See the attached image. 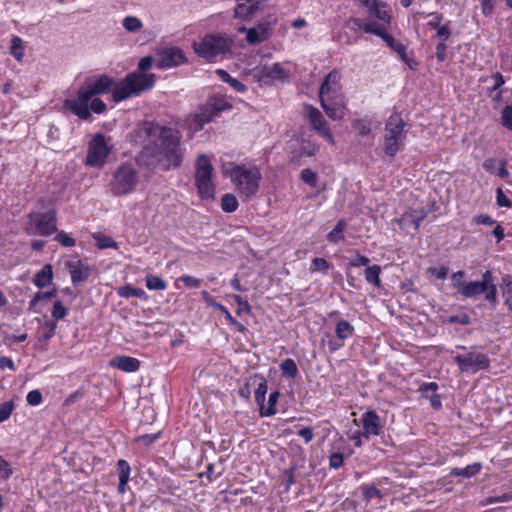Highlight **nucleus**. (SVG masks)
Returning a JSON list of instances; mask_svg holds the SVG:
<instances>
[{
    "mask_svg": "<svg viewBox=\"0 0 512 512\" xmlns=\"http://www.w3.org/2000/svg\"><path fill=\"white\" fill-rule=\"evenodd\" d=\"M230 179L241 196L250 199L256 195L260 188L262 175L257 166L233 165L232 171H230Z\"/></svg>",
    "mask_w": 512,
    "mask_h": 512,
    "instance_id": "obj_5",
    "label": "nucleus"
},
{
    "mask_svg": "<svg viewBox=\"0 0 512 512\" xmlns=\"http://www.w3.org/2000/svg\"><path fill=\"white\" fill-rule=\"evenodd\" d=\"M138 183V172L131 164H122L114 172L110 182L111 192L123 196L133 192Z\"/></svg>",
    "mask_w": 512,
    "mask_h": 512,
    "instance_id": "obj_8",
    "label": "nucleus"
},
{
    "mask_svg": "<svg viewBox=\"0 0 512 512\" xmlns=\"http://www.w3.org/2000/svg\"><path fill=\"white\" fill-rule=\"evenodd\" d=\"M66 268L71 274L72 283L77 286L81 282H84L90 276V268L87 264L82 261H68L66 262Z\"/></svg>",
    "mask_w": 512,
    "mask_h": 512,
    "instance_id": "obj_17",
    "label": "nucleus"
},
{
    "mask_svg": "<svg viewBox=\"0 0 512 512\" xmlns=\"http://www.w3.org/2000/svg\"><path fill=\"white\" fill-rule=\"evenodd\" d=\"M339 90V74L331 71L320 86L319 99L326 115L333 120H340L344 116L345 103Z\"/></svg>",
    "mask_w": 512,
    "mask_h": 512,
    "instance_id": "obj_4",
    "label": "nucleus"
},
{
    "mask_svg": "<svg viewBox=\"0 0 512 512\" xmlns=\"http://www.w3.org/2000/svg\"><path fill=\"white\" fill-rule=\"evenodd\" d=\"M159 438V433L155 434H145L136 439V441L144 446L145 448L149 447L152 443H154Z\"/></svg>",
    "mask_w": 512,
    "mask_h": 512,
    "instance_id": "obj_59",
    "label": "nucleus"
},
{
    "mask_svg": "<svg viewBox=\"0 0 512 512\" xmlns=\"http://www.w3.org/2000/svg\"><path fill=\"white\" fill-rule=\"evenodd\" d=\"M233 298L238 305V309L236 310L237 315H241L243 312L250 313L251 307L247 300H244L239 295H234Z\"/></svg>",
    "mask_w": 512,
    "mask_h": 512,
    "instance_id": "obj_56",
    "label": "nucleus"
},
{
    "mask_svg": "<svg viewBox=\"0 0 512 512\" xmlns=\"http://www.w3.org/2000/svg\"><path fill=\"white\" fill-rule=\"evenodd\" d=\"M329 268H330V264L326 259L319 258V257L312 259L311 267H310V270L312 272L322 271V272L326 273Z\"/></svg>",
    "mask_w": 512,
    "mask_h": 512,
    "instance_id": "obj_46",
    "label": "nucleus"
},
{
    "mask_svg": "<svg viewBox=\"0 0 512 512\" xmlns=\"http://www.w3.org/2000/svg\"><path fill=\"white\" fill-rule=\"evenodd\" d=\"M427 213L424 210H413L409 213H406L400 222H403L404 225L412 224L414 229L417 230L420 226V223L426 218Z\"/></svg>",
    "mask_w": 512,
    "mask_h": 512,
    "instance_id": "obj_23",
    "label": "nucleus"
},
{
    "mask_svg": "<svg viewBox=\"0 0 512 512\" xmlns=\"http://www.w3.org/2000/svg\"><path fill=\"white\" fill-rule=\"evenodd\" d=\"M114 84V80L105 74L88 77L78 89L77 100L66 99L64 107L69 109L79 119L89 120L91 118L88 107L89 101L95 96L105 94L112 88L114 89Z\"/></svg>",
    "mask_w": 512,
    "mask_h": 512,
    "instance_id": "obj_2",
    "label": "nucleus"
},
{
    "mask_svg": "<svg viewBox=\"0 0 512 512\" xmlns=\"http://www.w3.org/2000/svg\"><path fill=\"white\" fill-rule=\"evenodd\" d=\"M301 179L304 183L311 187H316L317 185V174L311 169H303L301 171Z\"/></svg>",
    "mask_w": 512,
    "mask_h": 512,
    "instance_id": "obj_47",
    "label": "nucleus"
},
{
    "mask_svg": "<svg viewBox=\"0 0 512 512\" xmlns=\"http://www.w3.org/2000/svg\"><path fill=\"white\" fill-rule=\"evenodd\" d=\"M146 287L149 290H164L167 287L166 282L155 275L146 276Z\"/></svg>",
    "mask_w": 512,
    "mask_h": 512,
    "instance_id": "obj_42",
    "label": "nucleus"
},
{
    "mask_svg": "<svg viewBox=\"0 0 512 512\" xmlns=\"http://www.w3.org/2000/svg\"><path fill=\"white\" fill-rule=\"evenodd\" d=\"M512 498L509 494H502L500 496H490L480 502L481 506H486L498 502H507Z\"/></svg>",
    "mask_w": 512,
    "mask_h": 512,
    "instance_id": "obj_57",
    "label": "nucleus"
},
{
    "mask_svg": "<svg viewBox=\"0 0 512 512\" xmlns=\"http://www.w3.org/2000/svg\"><path fill=\"white\" fill-rule=\"evenodd\" d=\"M119 294L123 297H141L144 294V291L128 285L121 288Z\"/></svg>",
    "mask_w": 512,
    "mask_h": 512,
    "instance_id": "obj_54",
    "label": "nucleus"
},
{
    "mask_svg": "<svg viewBox=\"0 0 512 512\" xmlns=\"http://www.w3.org/2000/svg\"><path fill=\"white\" fill-rule=\"evenodd\" d=\"M482 468L481 463L476 462L471 465L466 466L465 468H452L450 471L451 475L461 476L464 478H471L474 475L478 474Z\"/></svg>",
    "mask_w": 512,
    "mask_h": 512,
    "instance_id": "obj_24",
    "label": "nucleus"
},
{
    "mask_svg": "<svg viewBox=\"0 0 512 512\" xmlns=\"http://www.w3.org/2000/svg\"><path fill=\"white\" fill-rule=\"evenodd\" d=\"M361 421L366 438H369L370 435H380L382 426L380 424V417L375 411H366L362 415Z\"/></svg>",
    "mask_w": 512,
    "mask_h": 512,
    "instance_id": "obj_18",
    "label": "nucleus"
},
{
    "mask_svg": "<svg viewBox=\"0 0 512 512\" xmlns=\"http://www.w3.org/2000/svg\"><path fill=\"white\" fill-rule=\"evenodd\" d=\"M353 332L354 327L346 320H340L336 325L335 333L341 340L351 337Z\"/></svg>",
    "mask_w": 512,
    "mask_h": 512,
    "instance_id": "obj_29",
    "label": "nucleus"
},
{
    "mask_svg": "<svg viewBox=\"0 0 512 512\" xmlns=\"http://www.w3.org/2000/svg\"><path fill=\"white\" fill-rule=\"evenodd\" d=\"M279 395L280 394L278 391H274L269 395L267 408L264 409L263 405L260 406L261 416H272L276 413V409L274 408V406L277 403Z\"/></svg>",
    "mask_w": 512,
    "mask_h": 512,
    "instance_id": "obj_41",
    "label": "nucleus"
},
{
    "mask_svg": "<svg viewBox=\"0 0 512 512\" xmlns=\"http://www.w3.org/2000/svg\"><path fill=\"white\" fill-rule=\"evenodd\" d=\"M490 277L491 272L489 270L485 271L480 281L467 282L466 285L462 287V290H460V295L465 298H474L481 295L483 291L487 289Z\"/></svg>",
    "mask_w": 512,
    "mask_h": 512,
    "instance_id": "obj_16",
    "label": "nucleus"
},
{
    "mask_svg": "<svg viewBox=\"0 0 512 512\" xmlns=\"http://www.w3.org/2000/svg\"><path fill=\"white\" fill-rule=\"evenodd\" d=\"M384 41L393 51L399 55L403 62L408 63L406 47L404 44L396 41L391 35L386 36Z\"/></svg>",
    "mask_w": 512,
    "mask_h": 512,
    "instance_id": "obj_26",
    "label": "nucleus"
},
{
    "mask_svg": "<svg viewBox=\"0 0 512 512\" xmlns=\"http://www.w3.org/2000/svg\"><path fill=\"white\" fill-rule=\"evenodd\" d=\"M221 208L226 213H232L238 208V201L235 195L227 193L221 198Z\"/></svg>",
    "mask_w": 512,
    "mask_h": 512,
    "instance_id": "obj_32",
    "label": "nucleus"
},
{
    "mask_svg": "<svg viewBox=\"0 0 512 512\" xmlns=\"http://www.w3.org/2000/svg\"><path fill=\"white\" fill-rule=\"evenodd\" d=\"M237 5L234 8L235 18L243 21H251L260 8V2H247L246 0H236Z\"/></svg>",
    "mask_w": 512,
    "mask_h": 512,
    "instance_id": "obj_19",
    "label": "nucleus"
},
{
    "mask_svg": "<svg viewBox=\"0 0 512 512\" xmlns=\"http://www.w3.org/2000/svg\"><path fill=\"white\" fill-rule=\"evenodd\" d=\"M230 108L231 105L228 103L206 104L193 115L190 121V127L196 131L201 130L205 124L211 122L215 117H218L222 111Z\"/></svg>",
    "mask_w": 512,
    "mask_h": 512,
    "instance_id": "obj_10",
    "label": "nucleus"
},
{
    "mask_svg": "<svg viewBox=\"0 0 512 512\" xmlns=\"http://www.w3.org/2000/svg\"><path fill=\"white\" fill-rule=\"evenodd\" d=\"M110 364L124 372H136L140 368V361L129 356L115 357Z\"/></svg>",
    "mask_w": 512,
    "mask_h": 512,
    "instance_id": "obj_20",
    "label": "nucleus"
},
{
    "mask_svg": "<svg viewBox=\"0 0 512 512\" xmlns=\"http://www.w3.org/2000/svg\"><path fill=\"white\" fill-rule=\"evenodd\" d=\"M344 463V455L342 453L336 452L332 453L329 457V466L333 469L340 468Z\"/></svg>",
    "mask_w": 512,
    "mask_h": 512,
    "instance_id": "obj_58",
    "label": "nucleus"
},
{
    "mask_svg": "<svg viewBox=\"0 0 512 512\" xmlns=\"http://www.w3.org/2000/svg\"><path fill=\"white\" fill-rule=\"evenodd\" d=\"M280 367L283 375L286 377L295 378L298 374V367L292 359H285L282 361Z\"/></svg>",
    "mask_w": 512,
    "mask_h": 512,
    "instance_id": "obj_38",
    "label": "nucleus"
},
{
    "mask_svg": "<svg viewBox=\"0 0 512 512\" xmlns=\"http://www.w3.org/2000/svg\"><path fill=\"white\" fill-rule=\"evenodd\" d=\"M485 300H487L492 305L497 304V288L494 284L493 275L491 274V277L489 279V283L487 284V289L483 291Z\"/></svg>",
    "mask_w": 512,
    "mask_h": 512,
    "instance_id": "obj_40",
    "label": "nucleus"
},
{
    "mask_svg": "<svg viewBox=\"0 0 512 512\" xmlns=\"http://www.w3.org/2000/svg\"><path fill=\"white\" fill-rule=\"evenodd\" d=\"M90 101V106L88 105L90 113L101 114L106 111L107 106L101 99L93 97Z\"/></svg>",
    "mask_w": 512,
    "mask_h": 512,
    "instance_id": "obj_50",
    "label": "nucleus"
},
{
    "mask_svg": "<svg viewBox=\"0 0 512 512\" xmlns=\"http://www.w3.org/2000/svg\"><path fill=\"white\" fill-rule=\"evenodd\" d=\"M233 41L221 34H207L200 41L194 42L193 48L199 57L213 60L218 56H225L231 51Z\"/></svg>",
    "mask_w": 512,
    "mask_h": 512,
    "instance_id": "obj_6",
    "label": "nucleus"
},
{
    "mask_svg": "<svg viewBox=\"0 0 512 512\" xmlns=\"http://www.w3.org/2000/svg\"><path fill=\"white\" fill-rule=\"evenodd\" d=\"M405 126L406 123L398 114L391 115L387 120L383 137L384 153L386 156L394 158L397 152L403 148L406 138Z\"/></svg>",
    "mask_w": 512,
    "mask_h": 512,
    "instance_id": "obj_7",
    "label": "nucleus"
},
{
    "mask_svg": "<svg viewBox=\"0 0 512 512\" xmlns=\"http://www.w3.org/2000/svg\"><path fill=\"white\" fill-rule=\"evenodd\" d=\"M216 73L223 82L228 83L235 91H237V92H245L246 91V86L239 80L231 77L227 71H225L223 69H218L216 71Z\"/></svg>",
    "mask_w": 512,
    "mask_h": 512,
    "instance_id": "obj_25",
    "label": "nucleus"
},
{
    "mask_svg": "<svg viewBox=\"0 0 512 512\" xmlns=\"http://www.w3.org/2000/svg\"><path fill=\"white\" fill-rule=\"evenodd\" d=\"M14 410V404L12 401H6L0 404V423L7 420L12 411Z\"/></svg>",
    "mask_w": 512,
    "mask_h": 512,
    "instance_id": "obj_48",
    "label": "nucleus"
},
{
    "mask_svg": "<svg viewBox=\"0 0 512 512\" xmlns=\"http://www.w3.org/2000/svg\"><path fill=\"white\" fill-rule=\"evenodd\" d=\"M180 281L187 287L198 288L201 285V280L190 275H182Z\"/></svg>",
    "mask_w": 512,
    "mask_h": 512,
    "instance_id": "obj_64",
    "label": "nucleus"
},
{
    "mask_svg": "<svg viewBox=\"0 0 512 512\" xmlns=\"http://www.w3.org/2000/svg\"><path fill=\"white\" fill-rule=\"evenodd\" d=\"M258 380L257 388L255 389V401L259 406H262L265 401L267 393V382L263 377L255 376L254 381Z\"/></svg>",
    "mask_w": 512,
    "mask_h": 512,
    "instance_id": "obj_31",
    "label": "nucleus"
},
{
    "mask_svg": "<svg viewBox=\"0 0 512 512\" xmlns=\"http://www.w3.org/2000/svg\"><path fill=\"white\" fill-rule=\"evenodd\" d=\"M303 109L305 116L308 119L311 128L321 137L326 139L328 142H333V136L330 133L327 122L324 119L322 113L314 106L310 104H304Z\"/></svg>",
    "mask_w": 512,
    "mask_h": 512,
    "instance_id": "obj_13",
    "label": "nucleus"
},
{
    "mask_svg": "<svg viewBox=\"0 0 512 512\" xmlns=\"http://www.w3.org/2000/svg\"><path fill=\"white\" fill-rule=\"evenodd\" d=\"M346 225L347 224L344 220H339L335 227L328 233V241L336 244L339 241L344 240L343 231L345 230Z\"/></svg>",
    "mask_w": 512,
    "mask_h": 512,
    "instance_id": "obj_27",
    "label": "nucleus"
},
{
    "mask_svg": "<svg viewBox=\"0 0 512 512\" xmlns=\"http://www.w3.org/2000/svg\"><path fill=\"white\" fill-rule=\"evenodd\" d=\"M381 272V268L379 265L368 266L365 269V278L368 283L373 284L376 287H379L381 284L379 275Z\"/></svg>",
    "mask_w": 512,
    "mask_h": 512,
    "instance_id": "obj_33",
    "label": "nucleus"
},
{
    "mask_svg": "<svg viewBox=\"0 0 512 512\" xmlns=\"http://www.w3.org/2000/svg\"><path fill=\"white\" fill-rule=\"evenodd\" d=\"M369 12L372 16L375 18H378L379 20L383 21L386 24L390 23V15L388 13L387 5L378 2L377 0H374L371 5H369Z\"/></svg>",
    "mask_w": 512,
    "mask_h": 512,
    "instance_id": "obj_21",
    "label": "nucleus"
},
{
    "mask_svg": "<svg viewBox=\"0 0 512 512\" xmlns=\"http://www.w3.org/2000/svg\"><path fill=\"white\" fill-rule=\"evenodd\" d=\"M153 58L146 56L140 59L138 70L129 73L118 85L112 89L115 102H121L131 96L150 90L155 85V75L145 73L152 67Z\"/></svg>",
    "mask_w": 512,
    "mask_h": 512,
    "instance_id": "obj_3",
    "label": "nucleus"
},
{
    "mask_svg": "<svg viewBox=\"0 0 512 512\" xmlns=\"http://www.w3.org/2000/svg\"><path fill=\"white\" fill-rule=\"evenodd\" d=\"M501 123L505 128L512 130V104L502 110Z\"/></svg>",
    "mask_w": 512,
    "mask_h": 512,
    "instance_id": "obj_49",
    "label": "nucleus"
},
{
    "mask_svg": "<svg viewBox=\"0 0 512 512\" xmlns=\"http://www.w3.org/2000/svg\"><path fill=\"white\" fill-rule=\"evenodd\" d=\"M42 394L39 390H32L27 394V403L31 406L39 405L42 402Z\"/></svg>",
    "mask_w": 512,
    "mask_h": 512,
    "instance_id": "obj_60",
    "label": "nucleus"
},
{
    "mask_svg": "<svg viewBox=\"0 0 512 512\" xmlns=\"http://www.w3.org/2000/svg\"><path fill=\"white\" fill-rule=\"evenodd\" d=\"M122 25L124 29L129 33L138 32L142 27V21L135 16H127L123 19Z\"/></svg>",
    "mask_w": 512,
    "mask_h": 512,
    "instance_id": "obj_34",
    "label": "nucleus"
},
{
    "mask_svg": "<svg viewBox=\"0 0 512 512\" xmlns=\"http://www.w3.org/2000/svg\"><path fill=\"white\" fill-rule=\"evenodd\" d=\"M12 474V469L7 461L0 456V478L8 479Z\"/></svg>",
    "mask_w": 512,
    "mask_h": 512,
    "instance_id": "obj_63",
    "label": "nucleus"
},
{
    "mask_svg": "<svg viewBox=\"0 0 512 512\" xmlns=\"http://www.w3.org/2000/svg\"><path fill=\"white\" fill-rule=\"evenodd\" d=\"M11 55L17 60L22 61L24 57V45L23 41L18 36H13L11 39V48H10Z\"/></svg>",
    "mask_w": 512,
    "mask_h": 512,
    "instance_id": "obj_30",
    "label": "nucleus"
},
{
    "mask_svg": "<svg viewBox=\"0 0 512 512\" xmlns=\"http://www.w3.org/2000/svg\"><path fill=\"white\" fill-rule=\"evenodd\" d=\"M110 150L105 137L98 133L89 142L86 164L92 167H101L106 161Z\"/></svg>",
    "mask_w": 512,
    "mask_h": 512,
    "instance_id": "obj_11",
    "label": "nucleus"
},
{
    "mask_svg": "<svg viewBox=\"0 0 512 512\" xmlns=\"http://www.w3.org/2000/svg\"><path fill=\"white\" fill-rule=\"evenodd\" d=\"M66 314L67 309L62 302L60 300L55 301L52 310V317L56 320H61L66 316Z\"/></svg>",
    "mask_w": 512,
    "mask_h": 512,
    "instance_id": "obj_51",
    "label": "nucleus"
},
{
    "mask_svg": "<svg viewBox=\"0 0 512 512\" xmlns=\"http://www.w3.org/2000/svg\"><path fill=\"white\" fill-rule=\"evenodd\" d=\"M130 140L142 147L136 156L141 166L167 171L182 163L181 134L177 130L154 121H144L130 133Z\"/></svg>",
    "mask_w": 512,
    "mask_h": 512,
    "instance_id": "obj_1",
    "label": "nucleus"
},
{
    "mask_svg": "<svg viewBox=\"0 0 512 512\" xmlns=\"http://www.w3.org/2000/svg\"><path fill=\"white\" fill-rule=\"evenodd\" d=\"M503 295L505 297L504 303L509 309L512 306V278L510 276L503 277Z\"/></svg>",
    "mask_w": 512,
    "mask_h": 512,
    "instance_id": "obj_43",
    "label": "nucleus"
},
{
    "mask_svg": "<svg viewBox=\"0 0 512 512\" xmlns=\"http://www.w3.org/2000/svg\"><path fill=\"white\" fill-rule=\"evenodd\" d=\"M31 218L35 222L39 234L49 236L56 232V213L54 210H49L46 213H37L31 216Z\"/></svg>",
    "mask_w": 512,
    "mask_h": 512,
    "instance_id": "obj_15",
    "label": "nucleus"
},
{
    "mask_svg": "<svg viewBox=\"0 0 512 512\" xmlns=\"http://www.w3.org/2000/svg\"><path fill=\"white\" fill-rule=\"evenodd\" d=\"M246 41L250 45H258L266 41V39H262L259 33L253 27H250L249 31H247Z\"/></svg>",
    "mask_w": 512,
    "mask_h": 512,
    "instance_id": "obj_55",
    "label": "nucleus"
},
{
    "mask_svg": "<svg viewBox=\"0 0 512 512\" xmlns=\"http://www.w3.org/2000/svg\"><path fill=\"white\" fill-rule=\"evenodd\" d=\"M465 278V272L462 270H459L457 272L452 273L451 275V281L452 286L457 289V292L460 294V290H462V287L466 285Z\"/></svg>",
    "mask_w": 512,
    "mask_h": 512,
    "instance_id": "obj_45",
    "label": "nucleus"
},
{
    "mask_svg": "<svg viewBox=\"0 0 512 512\" xmlns=\"http://www.w3.org/2000/svg\"><path fill=\"white\" fill-rule=\"evenodd\" d=\"M195 184L201 198L213 199L215 186L212 182L213 166L206 155L198 156L195 164Z\"/></svg>",
    "mask_w": 512,
    "mask_h": 512,
    "instance_id": "obj_9",
    "label": "nucleus"
},
{
    "mask_svg": "<svg viewBox=\"0 0 512 512\" xmlns=\"http://www.w3.org/2000/svg\"><path fill=\"white\" fill-rule=\"evenodd\" d=\"M93 238L96 241L98 249L118 248V244L109 236H105L101 233H96L93 235Z\"/></svg>",
    "mask_w": 512,
    "mask_h": 512,
    "instance_id": "obj_35",
    "label": "nucleus"
},
{
    "mask_svg": "<svg viewBox=\"0 0 512 512\" xmlns=\"http://www.w3.org/2000/svg\"><path fill=\"white\" fill-rule=\"evenodd\" d=\"M56 328V322L46 321L42 327L43 333L39 336V341L47 343L54 336Z\"/></svg>",
    "mask_w": 512,
    "mask_h": 512,
    "instance_id": "obj_39",
    "label": "nucleus"
},
{
    "mask_svg": "<svg viewBox=\"0 0 512 512\" xmlns=\"http://www.w3.org/2000/svg\"><path fill=\"white\" fill-rule=\"evenodd\" d=\"M363 498L366 501H370L372 498H382V493L379 489L374 486L363 487Z\"/></svg>",
    "mask_w": 512,
    "mask_h": 512,
    "instance_id": "obj_52",
    "label": "nucleus"
},
{
    "mask_svg": "<svg viewBox=\"0 0 512 512\" xmlns=\"http://www.w3.org/2000/svg\"><path fill=\"white\" fill-rule=\"evenodd\" d=\"M363 30L366 33H372L379 37H381L383 40H385L386 36H389L390 34L386 33L385 26L383 24H378L376 22H368L364 25Z\"/></svg>",
    "mask_w": 512,
    "mask_h": 512,
    "instance_id": "obj_37",
    "label": "nucleus"
},
{
    "mask_svg": "<svg viewBox=\"0 0 512 512\" xmlns=\"http://www.w3.org/2000/svg\"><path fill=\"white\" fill-rule=\"evenodd\" d=\"M261 74L268 78L278 79L284 76L285 70L279 63H274L271 66H263Z\"/></svg>",
    "mask_w": 512,
    "mask_h": 512,
    "instance_id": "obj_28",
    "label": "nucleus"
},
{
    "mask_svg": "<svg viewBox=\"0 0 512 512\" xmlns=\"http://www.w3.org/2000/svg\"><path fill=\"white\" fill-rule=\"evenodd\" d=\"M496 203L499 207H512L511 200L506 196L502 188H497L496 190Z\"/></svg>",
    "mask_w": 512,
    "mask_h": 512,
    "instance_id": "obj_53",
    "label": "nucleus"
},
{
    "mask_svg": "<svg viewBox=\"0 0 512 512\" xmlns=\"http://www.w3.org/2000/svg\"><path fill=\"white\" fill-rule=\"evenodd\" d=\"M117 469L119 472V482L122 484H127L129 481L130 475V466L126 460H119L117 463Z\"/></svg>",
    "mask_w": 512,
    "mask_h": 512,
    "instance_id": "obj_44",
    "label": "nucleus"
},
{
    "mask_svg": "<svg viewBox=\"0 0 512 512\" xmlns=\"http://www.w3.org/2000/svg\"><path fill=\"white\" fill-rule=\"evenodd\" d=\"M274 25L275 21L265 20L261 21L253 28L259 33L262 39L268 40L272 34Z\"/></svg>",
    "mask_w": 512,
    "mask_h": 512,
    "instance_id": "obj_36",
    "label": "nucleus"
},
{
    "mask_svg": "<svg viewBox=\"0 0 512 512\" xmlns=\"http://www.w3.org/2000/svg\"><path fill=\"white\" fill-rule=\"evenodd\" d=\"M369 263H370V259L368 257L357 253L356 256L350 260L349 266H351V267L368 266Z\"/></svg>",
    "mask_w": 512,
    "mask_h": 512,
    "instance_id": "obj_61",
    "label": "nucleus"
},
{
    "mask_svg": "<svg viewBox=\"0 0 512 512\" xmlns=\"http://www.w3.org/2000/svg\"><path fill=\"white\" fill-rule=\"evenodd\" d=\"M56 240L65 247H73L75 245V240L64 232H59L56 235Z\"/></svg>",
    "mask_w": 512,
    "mask_h": 512,
    "instance_id": "obj_62",
    "label": "nucleus"
},
{
    "mask_svg": "<svg viewBox=\"0 0 512 512\" xmlns=\"http://www.w3.org/2000/svg\"><path fill=\"white\" fill-rule=\"evenodd\" d=\"M53 279L52 266L45 264L35 275L34 283L38 288H44L51 283Z\"/></svg>",
    "mask_w": 512,
    "mask_h": 512,
    "instance_id": "obj_22",
    "label": "nucleus"
},
{
    "mask_svg": "<svg viewBox=\"0 0 512 512\" xmlns=\"http://www.w3.org/2000/svg\"><path fill=\"white\" fill-rule=\"evenodd\" d=\"M454 362L459 370L465 373H476L480 370H486L490 366L489 358L482 353L469 352L466 355H457Z\"/></svg>",
    "mask_w": 512,
    "mask_h": 512,
    "instance_id": "obj_12",
    "label": "nucleus"
},
{
    "mask_svg": "<svg viewBox=\"0 0 512 512\" xmlns=\"http://www.w3.org/2000/svg\"><path fill=\"white\" fill-rule=\"evenodd\" d=\"M186 61L180 48H168L157 53L156 66L160 69L178 66Z\"/></svg>",
    "mask_w": 512,
    "mask_h": 512,
    "instance_id": "obj_14",
    "label": "nucleus"
}]
</instances>
